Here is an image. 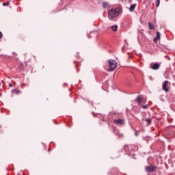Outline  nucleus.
<instances>
[{
    "label": "nucleus",
    "mask_w": 175,
    "mask_h": 175,
    "mask_svg": "<svg viewBox=\"0 0 175 175\" xmlns=\"http://www.w3.org/2000/svg\"><path fill=\"white\" fill-rule=\"evenodd\" d=\"M165 135L168 137H175V126H170L165 129Z\"/></svg>",
    "instance_id": "nucleus-1"
},
{
    "label": "nucleus",
    "mask_w": 175,
    "mask_h": 175,
    "mask_svg": "<svg viewBox=\"0 0 175 175\" xmlns=\"http://www.w3.org/2000/svg\"><path fill=\"white\" fill-rule=\"evenodd\" d=\"M109 16L111 17V18H116L120 16V8L111 9L109 11Z\"/></svg>",
    "instance_id": "nucleus-2"
},
{
    "label": "nucleus",
    "mask_w": 175,
    "mask_h": 175,
    "mask_svg": "<svg viewBox=\"0 0 175 175\" xmlns=\"http://www.w3.org/2000/svg\"><path fill=\"white\" fill-rule=\"evenodd\" d=\"M109 67L108 68V71L113 72V70H114V69L117 68V62H116V60L114 59H110L109 61Z\"/></svg>",
    "instance_id": "nucleus-3"
},
{
    "label": "nucleus",
    "mask_w": 175,
    "mask_h": 175,
    "mask_svg": "<svg viewBox=\"0 0 175 175\" xmlns=\"http://www.w3.org/2000/svg\"><path fill=\"white\" fill-rule=\"evenodd\" d=\"M157 169V167L153 165L146 166V171L148 172V173H151V172H154Z\"/></svg>",
    "instance_id": "nucleus-4"
},
{
    "label": "nucleus",
    "mask_w": 175,
    "mask_h": 175,
    "mask_svg": "<svg viewBox=\"0 0 175 175\" xmlns=\"http://www.w3.org/2000/svg\"><path fill=\"white\" fill-rule=\"evenodd\" d=\"M169 83V81H165L163 83L162 88L163 91H165V92H169V88H167V83Z\"/></svg>",
    "instance_id": "nucleus-5"
},
{
    "label": "nucleus",
    "mask_w": 175,
    "mask_h": 175,
    "mask_svg": "<svg viewBox=\"0 0 175 175\" xmlns=\"http://www.w3.org/2000/svg\"><path fill=\"white\" fill-rule=\"evenodd\" d=\"M113 122H115V124H119V125H123L124 124V120L122 119H116L113 121Z\"/></svg>",
    "instance_id": "nucleus-6"
},
{
    "label": "nucleus",
    "mask_w": 175,
    "mask_h": 175,
    "mask_svg": "<svg viewBox=\"0 0 175 175\" xmlns=\"http://www.w3.org/2000/svg\"><path fill=\"white\" fill-rule=\"evenodd\" d=\"M161 39V33L159 31L157 32V36L153 39V42H158Z\"/></svg>",
    "instance_id": "nucleus-7"
},
{
    "label": "nucleus",
    "mask_w": 175,
    "mask_h": 175,
    "mask_svg": "<svg viewBox=\"0 0 175 175\" xmlns=\"http://www.w3.org/2000/svg\"><path fill=\"white\" fill-rule=\"evenodd\" d=\"M159 66H160L159 64L156 63L152 65V69H153V70H158V69H159Z\"/></svg>",
    "instance_id": "nucleus-8"
},
{
    "label": "nucleus",
    "mask_w": 175,
    "mask_h": 175,
    "mask_svg": "<svg viewBox=\"0 0 175 175\" xmlns=\"http://www.w3.org/2000/svg\"><path fill=\"white\" fill-rule=\"evenodd\" d=\"M143 100V96H137V101L138 103V105H142Z\"/></svg>",
    "instance_id": "nucleus-9"
},
{
    "label": "nucleus",
    "mask_w": 175,
    "mask_h": 175,
    "mask_svg": "<svg viewBox=\"0 0 175 175\" xmlns=\"http://www.w3.org/2000/svg\"><path fill=\"white\" fill-rule=\"evenodd\" d=\"M109 7H110V5H109V3H107V2L103 3V9H109Z\"/></svg>",
    "instance_id": "nucleus-10"
},
{
    "label": "nucleus",
    "mask_w": 175,
    "mask_h": 175,
    "mask_svg": "<svg viewBox=\"0 0 175 175\" xmlns=\"http://www.w3.org/2000/svg\"><path fill=\"white\" fill-rule=\"evenodd\" d=\"M136 8V4H132L129 8L130 12H134L135 9Z\"/></svg>",
    "instance_id": "nucleus-11"
},
{
    "label": "nucleus",
    "mask_w": 175,
    "mask_h": 175,
    "mask_svg": "<svg viewBox=\"0 0 175 175\" xmlns=\"http://www.w3.org/2000/svg\"><path fill=\"white\" fill-rule=\"evenodd\" d=\"M111 28L112 31H117V28H118V26H117V25H115L113 26H111Z\"/></svg>",
    "instance_id": "nucleus-12"
},
{
    "label": "nucleus",
    "mask_w": 175,
    "mask_h": 175,
    "mask_svg": "<svg viewBox=\"0 0 175 175\" xmlns=\"http://www.w3.org/2000/svg\"><path fill=\"white\" fill-rule=\"evenodd\" d=\"M156 1V8H159L161 3V0H155Z\"/></svg>",
    "instance_id": "nucleus-13"
},
{
    "label": "nucleus",
    "mask_w": 175,
    "mask_h": 175,
    "mask_svg": "<svg viewBox=\"0 0 175 175\" xmlns=\"http://www.w3.org/2000/svg\"><path fill=\"white\" fill-rule=\"evenodd\" d=\"M150 29H154V25L151 23H148Z\"/></svg>",
    "instance_id": "nucleus-14"
},
{
    "label": "nucleus",
    "mask_w": 175,
    "mask_h": 175,
    "mask_svg": "<svg viewBox=\"0 0 175 175\" xmlns=\"http://www.w3.org/2000/svg\"><path fill=\"white\" fill-rule=\"evenodd\" d=\"M142 109H148V105H142Z\"/></svg>",
    "instance_id": "nucleus-15"
},
{
    "label": "nucleus",
    "mask_w": 175,
    "mask_h": 175,
    "mask_svg": "<svg viewBox=\"0 0 175 175\" xmlns=\"http://www.w3.org/2000/svg\"><path fill=\"white\" fill-rule=\"evenodd\" d=\"M146 121L147 124H151V119L147 118V119H146Z\"/></svg>",
    "instance_id": "nucleus-16"
},
{
    "label": "nucleus",
    "mask_w": 175,
    "mask_h": 175,
    "mask_svg": "<svg viewBox=\"0 0 175 175\" xmlns=\"http://www.w3.org/2000/svg\"><path fill=\"white\" fill-rule=\"evenodd\" d=\"M12 92H16V94H20V90H12Z\"/></svg>",
    "instance_id": "nucleus-17"
},
{
    "label": "nucleus",
    "mask_w": 175,
    "mask_h": 175,
    "mask_svg": "<svg viewBox=\"0 0 175 175\" xmlns=\"http://www.w3.org/2000/svg\"><path fill=\"white\" fill-rule=\"evenodd\" d=\"M9 5L8 2H5L3 3V6H8Z\"/></svg>",
    "instance_id": "nucleus-18"
},
{
    "label": "nucleus",
    "mask_w": 175,
    "mask_h": 175,
    "mask_svg": "<svg viewBox=\"0 0 175 175\" xmlns=\"http://www.w3.org/2000/svg\"><path fill=\"white\" fill-rule=\"evenodd\" d=\"M0 39H2V32L0 31Z\"/></svg>",
    "instance_id": "nucleus-19"
},
{
    "label": "nucleus",
    "mask_w": 175,
    "mask_h": 175,
    "mask_svg": "<svg viewBox=\"0 0 175 175\" xmlns=\"http://www.w3.org/2000/svg\"><path fill=\"white\" fill-rule=\"evenodd\" d=\"M9 87H13V85H12V83H10Z\"/></svg>",
    "instance_id": "nucleus-20"
},
{
    "label": "nucleus",
    "mask_w": 175,
    "mask_h": 175,
    "mask_svg": "<svg viewBox=\"0 0 175 175\" xmlns=\"http://www.w3.org/2000/svg\"><path fill=\"white\" fill-rule=\"evenodd\" d=\"M135 136H139V133H135Z\"/></svg>",
    "instance_id": "nucleus-21"
},
{
    "label": "nucleus",
    "mask_w": 175,
    "mask_h": 175,
    "mask_svg": "<svg viewBox=\"0 0 175 175\" xmlns=\"http://www.w3.org/2000/svg\"><path fill=\"white\" fill-rule=\"evenodd\" d=\"M116 135H117L118 136H121V135H118V134H117V133H116Z\"/></svg>",
    "instance_id": "nucleus-22"
},
{
    "label": "nucleus",
    "mask_w": 175,
    "mask_h": 175,
    "mask_svg": "<svg viewBox=\"0 0 175 175\" xmlns=\"http://www.w3.org/2000/svg\"><path fill=\"white\" fill-rule=\"evenodd\" d=\"M88 38H90V36L88 35Z\"/></svg>",
    "instance_id": "nucleus-23"
},
{
    "label": "nucleus",
    "mask_w": 175,
    "mask_h": 175,
    "mask_svg": "<svg viewBox=\"0 0 175 175\" xmlns=\"http://www.w3.org/2000/svg\"><path fill=\"white\" fill-rule=\"evenodd\" d=\"M0 85H1V83H0Z\"/></svg>",
    "instance_id": "nucleus-24"
}]
</instances>
